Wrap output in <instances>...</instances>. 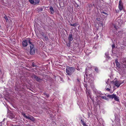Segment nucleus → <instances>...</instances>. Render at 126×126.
<instances>
[{
    "instance_id": "f257e3e1",
    "label": "nucleus",
    "mask_w": 126,
    "mask_h": 126,
    "mask_svg": "<svg viewBox=\"0 0 126 126\" xmlns=\"http://www.w3.org/2000/svg\"><path fill=\"white\" fill-rule=\"evenodd\" d=\"M75 68L73 67L67 66L66 69V72L67 74L70 75L75 71Z\"/></svg>"
},
{
    "instance_id": "f03ea898",
    "label": "nucleus",
    "mask_w": 126,
    "mask_h": 126,
    "mask_svg": "<svg viewBox=\"0 0 126 126\" xmlns=\"http://www.w3.org/2000/svg\"><path fill=\"white\" fill-rule=\"evenodd\" d=\"M21 113L22 115L26 119H29L33 121H35L34 118L30 115L28 114V115H26L23 112H21Z\"/></svg>"
},
{
    "instance_id": "7ed1b4c3",
    "label": "nucleus",
    "mask_w": 126,
    "mask_h": 126,
    "mask_svg": "<svg viewBox=\"0 0 126 126\" xmlns=\"http://www.w3.org/2000/svg\"><path fill=\"white\" fill-rule=\"evenodd\" d=\"M30 47V54L31 55H33L35 53V48L34 45L33 44L31 45Z\"/></svg>"
},
{
    "instance_id": "20e7f679",
    "label": "nucleus",
    "mask_w": 126,
    "mask_h": 126,
    "mask_svg": "<svg viewBox=\"0 0 126 126\" xmlns=\"http://www.w3.org/2000/svg\"><path fill=\"white\" fill-rule=\"evenodd\" d=\"M7 117L9 118L12 119L15 117V116L12 112L10 111L7 113Z\"/></svg>"
},
{
    "instance_id": "39448f33",
    "label": "nucleus",
    "mask_w": 126,
    "mask_h": 126,
    "mask_svg": "<svg viewBox=\"0 0 126 126\" xmlns=\"http://www.w3.org/2000/svg\"><path fill=\"white\" fill-rule=\"evenodd\" d=\"M32 78H34L38 82H40V81L42 80V79H40L39 77L35 75H33L32 76Z\"/></svg>"
},
{
    "instance_id": "423d86ee",
    "label": "nucleus",
    "mask_w": 126,
    "mask_h": 126,
    "mask_svg": "<svg viewBox=\"0 0 126 126\" xmlns=\"http://www.w3.org/2000/svg\"><path fill=\"white\" fill-rule=\"evenodd\" d=\"M118 8L120 10H122L123 8V4L122 1L120 0L119 2Z\"/></svg>"
},
{
    "instance_id": "0eeeda50",
    "label": "nucleus",
    "mask_w": 126,
    "mask_h": 126,
    "mask_svg": "<svg viewBox=\"0 0 126 126\" xmlns=\"http://www.w3.org/2000/svg\"><path fill=\"white\" fill-rule=\"evenodd\" d=\"M114 84L115 86L117 87H119L120 85L121 84V83H120V81L118 80H116L114 82Z\"/></svg>"
},
{
    "instance_id": "6e6552de",
    "label": "nucleus",
    "mask_w": 126,
    "mask_h": 126,
    "mask_svg": "<svg viewBox=\"0 0 126 126\" xmlns=\"http://www.w3.org/2000/svg\"><path fill=\"white\" fill-rule=\"evenodd\" d=\"M22 45L23 47H26L28 45L27 40H24L22 42Z\"/></svg>"
},
{
    "instance_id": "1a4fd4ad",
    "label": "nucleus",
    "mask_w": 126,
    "mask_h": 126,
    "mask_svg": "<svg viewBox=\"0 0 126 126\" xmlns=\"http://www.w3.org/2000/svg\"><path fill=\"white\" fill-rule=\"evenodd\" d=\"M73 39L72 34H69L68 38V39L69 40V42L72 41L73 40Z\"/></svg>"
},
{
    "instance_id": "9d476101",
    "label": "nucleus",
    "mask_w": 126,
    "mask_h": 126,
    "mask_svg": "<svg viewBox=\"0 0 126 126\" xmlns=\"http://www.w3.org/2000/svg\"><path fill=\"white\" fill-rule=\"evenodd\" d=\"M115 96V94H113L111 95H108L107 96L109 98L113 99L114 98Z\"/></svg>"
},
{
    "instance_id": "9b49d317",
    "label": "nucleus",
    "mask_w": 126,
    "mask_h": 126,
    "mask_svg": "<svg viewBox=\"0 0 126 126\" xmlns=\"http://www.w3.org/2000/svg\"><path fill=\"white\" fill-rule=\"evenodd\" d=\"M123 62V64L124 65V67H126V58H124L123 60L122 61Z\"/></svg>"
},
{
    "instance_id": "f8f14e48",
    "label": "nucleus",
    "mask_w": 126,
    "mask_h": 126,
    "mask_svg": "<svg viewBox=\"0 0 126 126\" xmlns=\"http://www.w3.org/2000/svg\"><path fill=\"white\" fill-rule=\"evenodd\" d=\"M115 63H116L117 66L119 68L120 67V64L118 62L117 60H115Z\"/></svg>"
},
{
    "instance_id": "ddd939ff",
    "label": "nucleus",
    "mask_w": 126,
    "mask_h": 126,
    "mask_svg": "<svg viewBox=\"0 0 126 126\" xmlns=\"http://www.w3.org/2000/svg\"><path fill=\"white\" fill-rule=\"evenodd\" d=\"M117 22L118 23L119 26H121L122 23V21L120 19H119L118 20Z\"/></svg>"
},
{
    "instance_id": "4468645a",
    "label": "nucleus",
    "mask_w": 126,
    "mask_h": 126,
    "mask_svg": "<svg viewBox=\"0 0 126 126\" xmlns=\"http://www.w3.org/2000/svg\"><path fill=\"white\" fill-rule=\"evenodd\" d=\"M27 40L28 41V42L31 45L32 44V40L31 39H30L29 38H27Z\"/></svg>"
},
{
    "instance_id": "2eb2a0df",
    "label": "nucleus",
    "mask_w": 126,
    "mask_h": 126,
    "mask_svg": "<svg viewBox=\"0 0 126 126\" xmlns=\"http://www.w3.org/2000/svg\"><path fill=\"white\" fill-rule=\"evenodd\" d=\"M50 11L51 14H53L54 13L53 9L52 6H51L50 8Z\"/></svg>"
},
{
    "instance_id": "dca6fc26",
    "label": "nucleus",
    "mask_w": 126,
    "mask_h": 126,
    "mask_svg": "<svg viewBox=\"0 0 126 126\" xmlns=\"http://www.w3.org/2000/svg\"><path fill=\"white\" fill-rule=\"evenodd\" d=\"M86 93L88 95L90 96V94L91 93V92L90 90H88L87 89H86Z\"/></svg>"
},
{
    "instance_id": "f3484780",
    "label": "nucleus",
    "mask_w": 126,
    "mask_h": 126,
    "mask_svg": "<svg viewBox=\"0 0 126 126\" xmlns=\"http://www.w3.org/2000/svg\"><path fill=\"white\" fill-rule=\"evenodd\" d=\"M40 1V0H35L34 5H35L39 3Z\"/></svg>"
},
{
    "instance_id": "a211bd4d",
    "label": "nucleus",
    "mask_w": 126,
    "mask_h": 126,
    "mask_svg": "<svg viewBox=\"0 0 126 126\" xmlns=\"http://www.w3.org/2000/svg\"><path fill=\"white\" fill-rule=\"evenodd\" d=\"M115 100L116 101H119V97L117 96H116L115 95V96L114 98Z\"/></svg>"
},
{
    "instance_id": "6ab92c4d",
    "label": "nucleus",
    "mask_w": 126,
    "mask_h": 126,
    "mask_svg": "<svg viewBox=\"0 0 126 126\" xmlns=\"http://www.w3.org/2000/svg\"><path fill=\"white\" fill-rule=\"evenodd\" d=\"M70 25L72 26L76 27L77 26V24L76 23H75L73 24H70Z\"/></svg>"
},
{
    "instance_id": "aec40b11",
    "label": "nucleus",
    "mask_w": 126,
    "mask_h": 126,
    "mask_svg": "<svg viewBox=\"0 0 126 126\" xmlns=\"http://www.w3.org/2000/svg\"><path fill=\"white\" fill-rule=\"evenodd\" d=\"M30 2L32 4H34V0H29Z\"/></svg>"
},
{
    "instance_id": "412c9836",
    "label": "nucleus",
    "mask_w": 126,
    "mask_h": 126,
    "mask_svg": "<svg viewBox=\"0 0 126 126\" xmlns=\"http://www.w3.org/2000/svg\"><path fill=\"white\" fill-rule=\"evenodd\" d=\"M3 75L1 72V70L0 69V79L2 78L3 77Z\"/></svg>"
},
{
    "instance_id": "4be33fe9",
    "label": "nucleus",
    "mask_w": 126,
    "mask_h": 126,
    "mask_svg": "<svg viewBox=\"0 0 126 126\" xmlns=\"http://www.w3.org/2000/svg\"><path fill=\"white\" fill-rule=\"evenodd\" d=\"M45 38V40L46 41H47L48 40V37L47 36H45L44 37Z\"/></svg>"
},
{
    "instance_id": "5701e85b",
    "label": "nucleus",
    "mask_w": 126,
    "mask_h": 126,
    "mask_svg": "<svg viewBox=\"0 0 126 126\" xmlns=\"http://www.w3.org/2000/svg\"><path fill=\"white\" fill-rule=\"evenodd\" d=\"M95 71L97 73H98V69L97 67H95L94 68Z\"/></svg>"
},
{
    "instance_id": "b1692460",
    "label": "nucleus",
    "mask_w": 126,
    "mask_h": 126,
    "mask_svg": "<svg viewBox=\"0 0 126 126\" xmlns=\"http://www.w3.org/2000/svg\"><path fill=\"white\" fill-rule=\"evenodd\" d=\"M43 10V9L42 8H39L37 10V11H38V12H40L42 11Z\"/></svg>"
},
{
    "instance_id": "393cba45",
    "label": "nucleus",
    "mask_w": 126,
    "mask_h": 126,
    "mask_svg": "<svg viewBox=\"0 0 126 126\" xmlns=\"http://www.w3.org/2000/svg\"><path fill=\"white\" fill-rule=\"evenodd\" d=\"M81 122L83 126L85 124V122H84L83 120L82 119L81 120Z\"/></svg>"
},
{
    "instance_id": "a878e982",
    "label": "nucleus",
    "mask_w": 126,
    "mask_h": 126,
    "mask_svg": "<svg viewBox=\"0 0 126 126\" xmlns=\"http://www.w3.org/2000/svg\"><path fill=\"white\" fill-rule=\"evenodd\" d=\"M70 44L71 42H69V43H67V46H68V47H70Z\"/></svg>"
},
{
    "instance_id": "bb28decb",
    "label": "nucleus",
    "mask_w": 126,
    "mask_h": 126,
    "mask_svg": "<svg viewBox=\"0 0 126 126\" xmlns=\"http://www.w3.org/2000/svg\"><path fill=\"white\" fill-rule=\"evenodd\" d=\"M4 18L5 19L6 21L8 20V18L6 16H5L4 17Z\"/></svg>"
},
{
    "instance_id": "cd10ccee",
    "label": "nucleus",
    "mask_w": 126,
    "mask_h": 126,
    "mask_svg": "<svg viewBox=\"0 0 126 126\" xmlns=\"http://www.w3.org/2000/svg\"><path fill=\"white\" fill-rule=\"evenodd\" d=\"M112 49H114L115 47V44H113L112 45Z\"/></svg>"
},
{
    "instance_id": "c85d7f7f",
    "label": "nucleus",
    "mask_w": 126,
    "mask_h": 126,
    "mask_svg": "<svg viewBox=\"0 0 126 126\" xmlns=\"http://www.w3.org/2000/svg\"><path fill=\"white\" fill-rule=\"evenodd\" d=\"M101 13L104 14L106 15H107V13H106V12H105L104 11H102V12H101Z\"/></svg>"
},
{
    "instance_id": "c756f323",
    "label": "nucleus",
    "mask_w": 126,
    "mask_h": 126,
    "mask_svg": "<svg viewBox=\"0 0 126 126\" xmlns=\"http://www.w3.org/2000/svg\"><path fill=\"white\" fill-rule=\"evenodd\" d=\"M102 98L103 99H106V98H107L106 97V96H102Z\"/></svg>"
},
{
    "instance_id": "7c9ffc66",
    "label": "nucleus",
    "mask_w": 126,
    "mask_h": 126,
    "mask_svg": "<svg viewBox=\"0 0 126 126\" xmlns=\"http://www.w3.org/2000/svg\"><path fill=\"white\" fill-rule=\"evenodd\" d=\"M45 95H46L47 97H48L49 96L48 94L47 93H45Z\"/></svg>"
},
{
    "instance_id": "2f4dec72",
    "label": "nucleus",
    "mask_w": 126,
    "mask_h": 126,
    "mask_svg": "<svg viewBox=\"0 0 126 126\" xmlns=\"http://www.w3.org/2000/svg\"><path fill=\"white\" fill-rule=\"evenodd\" d=\"M114 28L115 29L117 30L118 29V27H117L115 25L114 26Z\"/></svg>"
},
{
    "instance_id": "473e14b6",
    "label": "nucleus",
    "mask_w": 126,
    "mask_h": 126,
    "mask_svg": "<svg viewBox=\"0 0 126 126\" xmlns=\"http://www.w3.org/2000/svg\"><path fill=\"white\" fill-rule=\"evenodd\" d=\"M32 66L33 67H34L35 66H36L35 65V64H34V63H32Z\"/></svg>"
},
{
    "instance_id": "72a5a7b5",
    "label": "nucleus",
    "mask_w": 126,
    "mask_h": 126,
    "mask_svg": "<svg viewBox=\"0 0 126 126\" xmlns=\"http://www.w3.org/2000/svg\"><path fill=\"white\" fill-rule=\"evenodd\" d=\"M106 90L108 91H110V89L109 88H106Z\"/></svg>"
},
{
    "instance_id": "f704fd0d",
    "label": "nucleus",
    "mask_w": 126,
    "mask_h": 126,
    "mask_svg": "<svg viewBox=\"0 0 126 126\" xmlns=\"http://www.w3.org/2000/svg\"><path fill=\"white\" fill-rule=\"evenodd\" d=\"M94 93H95V94H97V91L96 90H94Z\"/></svg>"
},
{
    "instance_id": "c9c22d12",
    "label": "nucleus",
    "mask_w": 126,
    "mask_h": 126,
    "mask_svg": "<svg viewBox=\"0 0 126 126\" xmlns=\"http://www.w3.org/2000/svg\"><path fill=\"white\" fill-rule=\"evenodd\" d=\"M105 55L106 56V58H108L109 57L108 56V55H107V53H105Z\"/></svg>"
},
{
    "instance_id": "e433bc0d",
    "label": "nucleus",
    "mask_w": 126,
    "mask_h": 126,
    "mask_svg": "<svg viewBox=\"0 0 126 126\" xmlns=\"http://www.w3.org/2000/svg\"><path fill=\"white\" fill-rule=\"evenodd\" d=\"M109 79H108V81H106V83L107 84H109Z\"/></svg>"
},
{
    "instance_id": "4c0bfd02",
    "label": "nucleus",
    "mask_w": 126,
    "mask_h": 126,
    "mask_svg": "<svg viewBox=\"0 0 126 126\" xmlns=\"http://www.w3.org/2000/svg\"><path fill=\"white\" fill-rule=\"evenodd\" d=\"M42 35V36L43 37H44V33L43 32H42L41 34Z\"/></svg>"
},
{
    "instance_id": "58836bf2",
    "label": "nucleus",
    "mask_w": 126,
    "mask_h": 126,
    "mask_svg": "<svg viewBox=\"0 0 126 126\" xmlns=\"http://www.w3.org/2000/svg\"><path fill=\"white\" fill-rule=\"evenodd\" d=\"M120 81V83H121V84H122V83H124V80H123L122 81Z\"/></svg>"
},
{
    "instance_id": "ea45409f",
    "label": "nucleus",
    "mask_w": 126,
    "mask_h": 126,
    "mask_svg": "<svg viewBox=\"0 0 126 126\" xmlns=\"http://www.w3.org/2000/svg\"><path fill=\"white\" fill-rule=\"evenodd\" d=\"M99 24H100V25H101L102 26H103V24L102 23H99Z\"/></svg>"
},
{
    "instance_id": "a19ab883",
    "label": "nucleus",
    "mask_w": 126,
    "mask_h": 126,
    "mask_svg": "<svg viewBox=\"0 0 126 126\" xmlns=\"http://www.w3.org/2000/svg\"><path fill=\"white\" fill-rule=\"evenodd\" d=\"M89 76H90L91 77H92V74H89Z\"/></svg>"
},
{
    "instance_id": "79ce46f5",
    "label": "nucleus",
    "mask_w": 126,
    "mask_h": 126,
    "mask_svg": "<svg viewBox=\"0 0 126 126\" xmlns=\"http://www.w3.org/2000/svg\"><path fill=\"white\" fill-rule=\"evenodd\" d=\"M83 126H88L86 124H85L84 125H83Z\"/></svg>"
},
{
    "instance_id": "37998d69",
    "label": "nucleus",
    "mask_w": 126,
    "mask_h": 126,
    "mask_svg": "<svg viewBox=\"0 0 126 126\" xmlns=\"http://www.w3.org/2000/svg\"><path fill=\"white\" fill-rule=\"evenodd\" d=\"M77 80L78 82H79V79H77Z\"/></svg>"
},
{
    "instance_id": "c03bdc74",
    "label": "nucleus",
    "mask_w": 126,
    "mask_h": 126,
    "mask_svg": "<svg viewBox=\"0 0 126 126\" xmlns=\"http://www.w3.org/2000/svg\"><path fill=\"white\" fill-rule=\"evenodd\" d=\"M119 32H121V33L122 34V32L121 31H120V32H119Z\"/></svg>"
},
{
    "instance_id": "a18cd8bd",
    "label": "nucleus",
    "mask_w": 126,
    "mask_h": 126,
    "mask_svg": "<svg viewBox=\"0 0 126 126\" xmlns=\"http://www.w3.org/2000/svg\"><path fill=\"white\" fill-rule=\"evenodd\" d=\"M69 78H68V80H69Z\"/></svg>"
},
{
    "instance_id": "49530a36",
    "label": "nucleus",
    "mask_w": 126,
    "mask_h": 126,
    "mask_svg": "<svg viewBox=\"0 0 126 126\" xmlns=\"http://www.w3.org/2000/svg\"><path fill=\"white\" fill-rule=\"evenodd\" d=\"M58 0L61 1V0Z\"/></svg>"
}]
</instances>
